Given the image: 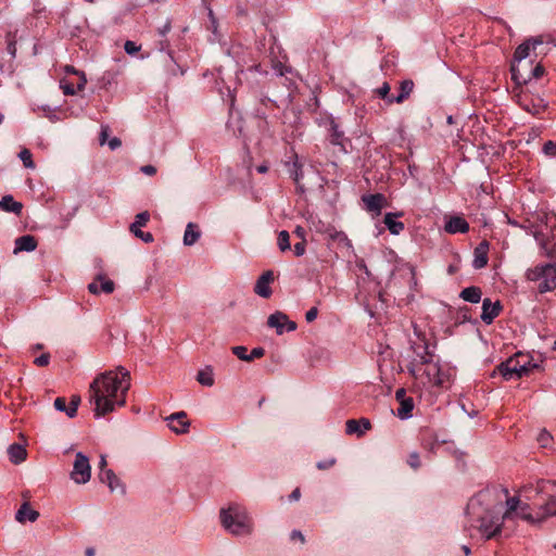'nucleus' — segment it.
<instances>
[{
	"instance_id": "nucleus-19",
	"label": "nucleus",
	"mask_w": 556,
	"mask_h": 556,
	"mask_svg": "<svg viewBox=\"0 0 556 556\" xmlns=\"http://www.w3.org/2000/svg\"><path fill=\"white\" fill-rule=\"evenodd\" d=\"M444 230L448 233H466L469 231V224L464 217L453 216L446 222Z\"/></svg>"
},
{
	"instance_id": "nucleus-15",
	"label": "nucleus",
	"mask_w": 556,
	"mask_h": 556,
	"mask_svg": "<svg viewBox=\"0 0 556 556\" xmlns=\"http://www.w3.org/2000/svg\"><path fill=\"white\" fill-rule=\"evenodd\" d=\"M274 281L273 270L264 271L256 280L254 286V292L264 299H268L273 294L270 283Z\"/></svg>"
},
{
	"instance_id": "nucleus-51",
	"label": "nucleus",
	"mask_w": 556,
	"mask_h": 556,
	"mask_svg": "<svg viewBox=\"0 0 556 556\" xmlns=\"http://www.w3.org/2000/svg\"><path fill=\"white\" fill-rule=\"evenodd\" d=\"M50 363V354L43 353L34 359V364L38 367H46Z\"/></svg>"
},
{
	"instance_id": "nucleus-33",
	"label": "nucleus",
	"mask_w": 556,
	"mask_h": 556,
	"mask_svg": "<svg viewBox=\"0 0 556 556\" xmlns=\"http://www.w3.org/2000/svg\"><path fill=\"white\" fill-rule=\"evenodd\" d=\"M23 205L21 202L14 201L12 195H4L0 201V210L4 212H12L17 215L21 214Z\"/></svg>"
},
{
	"instance_id": "nucleus-41",
	"label": "nucleus",
	"mask_w": 556,
	"mask_h": 556,
	"mask_svg": "<svg viewBox=\"0 0 556 556\" xmlns=\"http://www.w3.org/2000/svg\"><path fill=\"white\" fill-rule=\"evenodd\" d=\"M277 244L281 252L289 251L291 249L290 235L287 230H281L278 233Z\"/></svg>"
},
{
	"instance_id": "nucleus-24",
	"label": "nucleus",
	"mask_w": 556,
	"mask_h": 556,
	"mask_svg": "<svg viewBox=\"0 0 556 556\" xmlns=\"http://www.w3.org/2000/svg\"><path fill=\"white\" fill-rule=\"evenodd\" d=\"M386 198L381 193L368 194L363 197V202L369 212L380 214Z\"/></svg>"
},
{
	"instance_id": "nucleus-17",
	"label": "nucleus",
	"mask_w": 556,
	"mask_h": 556,
	"mask_svg": "<svg viewBox=\"0 0 556 556\" xmlns=\"http://www.w3.org/2000/svg\"><path fill=\"white\" fill-rule=\"evenodd\" d=\"M102 483H106L111 492L118 491L121 494L126 493V486L112 469L104 470L99 473Z\"/></svg>"
},
{
	"instance_id": "nucleus-57",
	"label": "nucleus",
	"mask_w": 556,
	"mask_h": 556,
	"mask_svg": "<svg viewBox=\"0 0 556 556\" xmlns=\"http://www.w3.org/2000/svg\"><path fill=\"white\" fill-rule=\"evenodd\" d=\"M317 315H318V309H317V307L314 306L306 312L305 319L307 323H312L317 318Z\"/></svg>"
},
{
	"instance_id": "nucleus-43",
	"label": "nucleus",
	"mask_w": 556,
	"mask_h": 556,
	"mask_svg": "<svg viewBox=\"0 0 556 556\" xmlns=\"http://www.w3.org/2000/svg\"><path fill=\"white\" fill-rule=\"evenodd\" d=\"M293 167H294V170L292 173L293 180L296 184L298 188L303 192L304 189H303V186L301 185V179L303 178L302 166L295 162Z\"/></svg>"
},
{
	"instance_id": "nucleus-18",
	"label": "nucleus",
	"mask_w": 556,
	"mask_h": 556,
	"mask_svg": "<svg viewBox=\"0 0 556 556\" xmlns=\"http://www.w3.org/2000/svg\"><path fill=\"white\" fill-rule=\"evenodd\" d=\"M489 247V242L483 240L475 248L472 266L476 269H481L488 265Z\"/></svg>"
},
{
	"instance_id": "nucleus-55",
	"label": "nucleus",
	"mask_w": 556,
	"mask_h": 556,
	"mask_svg": "<svg viewBox=\"0 0 556 556\" xmlns=\"http://www.w3.org/2000/svg\"><path fill=\"white\" fill-rule=\"evenodd\" d=\"M545 70L544 67L541 65V64H536L532 71H531V75L530 76H526L528 78V80L531 78V77H534V78H541L544 74Z\"/></svg>"
},
{
	"instance_id": "nucleus-61",
	"label": "nucleus",
	"mask_w": 556,
	"mask_h": 556,
	"mask_svg": "<svg viewBox=\"0 0 556 556\" xmlns=\"http://www.w3.org/2000/svg\"><path fill=\"white\" fill-rule=\"evenodd\" d=\"M170 28H172L170 21L167 20L166 23L157 29V33L160 36L164 37L170 31Z\"/></svg>"
},
{
	"instance_id": "nucleus-45",
	"label": "nucleus",
	"mask_w": 556,
	"mask_h": 556,
	"mask_svg": "<svg viewBox=\"0 0 556 556\" xmlns=\"http://www.w3.org/2000/svg\"><path fill=\"white\" fill-rule=\"evenodd\" d=\"M7 42H8V52L11 54V56H15L16 53V40L15 35H12L11 33L7 36Z\"/></svg>"
},
{
	"instance_id": "nucleus-30",
	"label": "nucleus",
	"mask_w": 556,
	"mask_h": 556,
	"mask_svg": "<svg viewBox=\"0 0 556 556\" xmlns=\"http://www.w3.org/2000/svg\"><path fill=\"white\" fill-rule=\"evenodd\" d=\"M9 458L13 464H21L27 457L26 448L17 443H13L8 448Z\"/></svg>"
},
{
	"instance_id": "nucleus-34",
	"label": "nucleus",
	"mask_w": 556,
	"mask_h": 556,
	"mask_svg": "<svg viewBox=\"0 0 556 556\" xmlns=\"http://www.w3.org/2000/svg\"><path fill=\"white\" fill-rule=\"evenodd\" d=\"M201 236L200 230L198 229V225L193 223H189L186 227L185 235H184V243L185 245H192L194 244Z\"/></svg>"
},
{
	"instance_id": "nucleus-28",
	"label": "nucleus",
	"mask_w": 556,
	"mask_h": 556,
	"mask_svg": "<svg viewBox=\"0 0 556 556\" xmlns=\"http://www.w3.org/2000/svg\"><path fill=\"white\" fill-rule=\"evenodd\" d=\"M285 321H288V316L282 312H275L269 315L267 325L270 328H275L277 334H282L285 332Z\"/></svg>"
},
{
	"instance_id": "nucleus-32",
	"label": "nucleus",
	"mask_w": 556,
	"mask_h": 556,
	"mask_svg": "<svg viewBox=\"0 0 556 556\" xmlns=\"http://www.w3.org/2000/svg\"><path fill=\"white\" fill-rule=\"evenodd\" d=\"M460 299L469 303H479L482 298V291L479 287L471 286L463 289L459 293Z\"/></svg>"
},
{
	"instance_id": "nucleus-13",
	"label": "nucleus",
	"mask_w": 556,
	"mask_h": 556,
	"mask_svg": "<svg viewBox=\"0 0 556 556\" xmlns=\"http://www.w3.org/2000/svg\"><path fill=\"white\" fill-rule=\"evenodd\" d=\"M114 289V281L106 278L103 274L97 275L94 280L88 285V291L96 295L100 294L101 292L111 294L113 293Z\"/></svg>"
},
{
	"instance_id": "nucleus-48",
	"label": "nucleus",
	"mask_w": 556,
	"mask_h": 556,
	"mask_svg": "<svg viewBox=\"0 0 556 556\" xmlns=\"http://www.w3.org/2000/svg\"><path fill=\"white\" fill-rule=\"evenodd\" d=\"M543 152L546 155L555 156L556 155V141L548 140L543 144Z\"/></svg>"
},
{
	"instance_id": "nucleus-62",
	"label": "nucleus",
	"mask_w": 556,
	"mask_h": 556,
	"mask_svg": "<svg viewBox=\"0 0 556 556\" xmlns=\"http://www.w3.org/2000/svg\"><path fill=\"white\" fill-rule=\"evenodd\" d=\"M433 376H434L433 382L437 386H441L443 383V380L440 377V369H439V367L437 365L433 366Z\"/></svg>"
},
{
	"instance_id": "nucleus-11",
	"label": "nucleus",
	"mask_w": 556,
	"mask_h": 556,
	"mask_svg": "<svg viewBox=\"0 0 556 556\" xmlns=\"http://www.w3.org/2000/svg\"><path fill=\"white\" fill-rule=\"evenodd\" d=\"M149 220L150 213L144 211L136 215L135 222L129 227L130 232H132L135 237L141 239L146 243L153 242L154 240L151 232H144L140 229V226H146Z\"/></svg>"
},
{
	"instance_id": "nucleus-59",
	"label": "nucleus",
	"mask_w": 556,
	"mask_h": 556,
	"mask_svg": "<svg viewBox=\"0 0 556 556\" xmlns=\"http://www.w3.org/2000/svg\"><path fill=\"white\" fill-rule=\"evenodd\" d=\"M290 540H291V541H295V540H298V541H300L302 544H304V543H305V541H306V540H305L304 534H303L300 530H293V531L291 532V534H290Z\"/></svg>"
},
{
	"instance_id": "nucleus-54",
	"label": "nucleus",
	"mask_w": 556,
	"mask_h": 556,
	"mask_svg": "<svg viewBox=\"0 0 556 556\" xmlns=\"http://www.w3.org/2000/svg\"><path fill=\"white\" fill-rule=\"evenodd\" d=\"M61 88L66 96H73L78 91L77 87H74L71 83H61Z\"/></svg>"
},
{
	"instance_id": "nucleus-22",
	"label": "nucleus",
	"mask_w": 556,
	"mask_h": 556,
	"mask_svg": "<svg viewBox=\"0 0 556 556\" xmlns=\"http://www.w3.org/2000/svg\"><path fill=\"white\" fill-rule=\"evenodd\" d=\"M536 230L542 229L543 231L551 232L552 230H556V214L539 212L536 214Z\"/></svg>"
},
{
	"instance_id": "nucleus-47",
	"label": "nucleus",
	"mask_w": 556,
	"mask_h": 556,
	"mask_svg": "<svg viewBox=\"0 0 556 556\" xmlns=\"http://www.w3.org/2000/svg\"><path fill=\"white\" fill-rule=\"evenodd\" d=\"M407 464L413 468V469H418L420 467V459H419V454L417 452H412L409 455H408V459H407Z\"/></svg>"
},
{
	"instance_id": "nucleus-4",
	"label": "nucleus",
	"mask_w": 556,
	"mask_h": 556,
	"mask_svg": "<svg viewBox=\"0 0 556 556\" xmlns=\"http://www.w3.org/2000/svg\"><path fill=\"white\" fill-rule=\"evenodd\" d=\"M222 526L233 535H248L253 530V522L241 505L233 503L219 513Z\"/></svg>"
},
{
	"instance_id": "nucleus-49",
	"label": "nucleus",
	"mask_w": 556,
	"mask_h": 556,
	"mask_svg": "<svg viewBox=\"0 0 556 556\" xmlns=\"http://www.w3.org/2000/svg\"><path fill=\"white\" fill-rule=\"evenodd\" d=\"M140 46H138L135 41L127 40L124 45V50L127 54L134 55L140 50Z\"/></svg>"
},
{
	"instance_id": "nucleus-23",
	"label": "nucleus",
	"mask_w": 556,
	"mask_h": 556,
	"mask_svg": "<svg viewBox=\"0 0 556 556\" xmlns=\"http://www.w3.org/2000/svg\"><path fill=\"white\" fill-rule=\"evenodd\" d=\"M555 266L556 264L552 263L536 265L526 271V278L529 281H539L544 278L547 275V271L552 270Z\"/></svg>"
},
{
	"instance_id": "nucleus-44",
	"label": "nucleus",
	"mask_w": 556,
	"mask_h": 556,
	"mask_svg": "<svg viewBox=\"0 0 556 556\" xmlns=\"http://www.w3.org/2000/svg\"><path fill=\"white\" fill-rule=\"evenodd\" d=\"M231 352L241 361L249 362V353L247 346L236 345L231 348Z\"/></svg>"
},
{
	"instance_id": "nucleus-1",
	"label": "nucleus",
	"mask_w": 556,
	"mask_h": 556,
	"mask_svg": "<svg viewBox=\"0 0 556 556\" xmlns=\"http://www.w3.org/2000/svg\"><path fill=\"white\" fill-rule=\"evenodd\" d=\"M508 490L488 486L475 494L468 502L466 514L470 526L477 528L485 540L496 539L502 533L504 519L501 516L503 497Z\"/></svg>"
},
{
	"instance_id": "nucleus-40",
	"label": "nucleus",
	"mask_w": 556,
	"mask_h": 556,
	"mask_svg": "<svg viewBox=\"0 0 556 556\" xmlns=\"http://www.w3.org/2000/svg\"><path fill=\"white\" fill-rule=\"evenodd\" d=\"M346 434H356L358 438L364 435V430L361 428V421L358 419H349L345 422Z\"/></svg>"
},
{
	"instance_id": "nucleus-2",
	"label": "nucleus",
	"mask_w": 556,
	"mask_h": 556,
	"mask_svg": "<svg viewBox=\"0 0 556 556\" xmlns=\"http://www.w3.org/2000/svg\"><path fill=\"white\" fill-rule=\"evenodd\" d=\"M130 388V372L123 366L99 374L89 386V400L94 404L96 417L112 413L126 404Z\"/></svg>"
},
{
	"instance_id": "nucleus-27",
	"label": "nucleus",
	"mask_w": 556,
	"mask_h": 556,
	"mask_svg": "<svg viewBox=\"0 0 556 556\" xmlns=\"http://www.w3.org/2000/svg\"><path fill=\"white\" fill-rule=\"evenodd\" d=\"M533 506L528 503V502H523L520 507L518 508V510L516 511V514L523 520L528 521V522H531V523H534V522H541L543 519H540L541 518V510L538 509L535 516L531 513Z\"/></svg>"
},
{
	"instance_id": "nucleus-36",
	"label": "nucleus",
	"mask_w": 556,
	"mask_h": 556,
	"mask_svg": "<svg viewBox=\"0 0 556 556\" xmlns=\"http://www.w3.org/2000/svg\"><path fill=\"white\" fill-rule=\"evenodd\" d=\"M197 381L205 387H212L214 384L213 369L211 366H206L204 369L198 371Z\"/></svg>"
},
{
	"instance_id": "nucleus-26",
	"label": "nucleus",
	"mask_w": 556,
	"mask_h": 556,
	"mask_svg": "<svg viewBox=\"0 0 556 556\" xmlns=\"http://www.w3.org/2000/svg\"><path fill=\"white\" fill-rule=\"evenodd\" d=\"M420 445L428 452L435 454L439 442L434 432L429 429L421 430Z\"/></svg>"
},
{
	"instance_id": "nucleus-12",
	"label": "nucleus",
	"mask_w": 556,
	"mask_h": 556,
	"mask_svg": "<svg viewBox=\"0 0 556 556\" xmlns=\"http://www.w3.org/2000/svg\"><path fill=\"white\" fill-rule=\"evenodd\" d=\"M165 420L169 429L177 434H184L189 431L190 421L187 418V414L182 410L172 414Z\"/></svg>"
},
{
	"instance_id": "nucleus-53",
	"label": "nucleus",
	"mask_w": 556,
	"mask_h": 556,
	"mask_svg": "<svg viewBox=\"0 0 556 556\" xmlns=\"http://www.w3.org/2000/svg\"><path fill=\"white\" fill-rule=\"evenodd\" d=\"M265 355V349L262 348V346H258V348H254L250 353H249V362H252L254 361L255 358H261Z\"/></svg>"
},
{
	"instance_id": "nucleus-7",
	"label": "nucleus",
	"mask_w": 556,
	"mask_h": 556,
	"mask_svg": "<svg viewBox=\"0 0 556 556\" xmlns=\"http://www.w3.org/2000/svg\"><path fill=\"white\" fill-rule=\"evenodd\" d=\"M319 125L326 127L327 139L330 144L338 147L341 153L346 154L349 152V147L351 146V140L345 136L338 121L333 116L329 115L321 118Z\"/></svg>"
},
{
	"instance_id": "nucleus-63",
	"label": "nucleus",
	"mask_w": 556,
	"mask_h": 556,
	"mask_svg": "<svg viewBox=\"0 0 556 556\" xmlns=\"http://www.w3.org/2000/svg\"><path fill=\"white\" fill-rule=\"evenodd\" d=\"M108 143H109V147L111 150H116L117 148H119L122 146V141L117 137H113L111 140H109Z\"/></svg>"
},
{
	"instance_id": "nucleus-20",
	"label": "nucleus",
	"mask_w": 556,
	"mask_h": 556,
	"mask_svg": "<svg viewBox=\"0 0 556 556\" xmlns=\"http://www.w3.org/2000/svg\"><path fill=\"white\" fill-rule=\"evenodd\" d=\"M39 518V511L30 507L29 502H24L15 514V520L20 523L35 522Z\"/></svg>"
},
{
	"instance_id": "nucleus-52",
	"label": "nucleus",
	"mask_w": 556,
	"mask_h": 556,
	"mask_svg": "<svg viewBox=\"0 0 556 556\" xmlns=\"http://www.w3.org/2000/svg\"><path fill=\"white\" fill-rule=\"evenodd\" d=\"M538 441L542 447H546L549 444V442L552 441V435L546 430H543L539 434Z\"/></svg>"
},
{
	"instance_id": "nucleus-9",
	"label": "nucleus",
	"mask_w": 556,
	"mask_h": 556,
	"mask_svg": "<svg viewBox=\"0 0 556 556\" xmlns=\"http://www.w3.org/2000/svg\"><path fill=\"white\" fill-rule=\"evenodd\" d=\"M91 477L89 458L81 452L76 453L71 478L78 484L87 483Z\"/></svg>"
},
{
	"instance_id": "nucleus-42",
	"label": "nucleus",
	"mask_w": 556,
	"mask_h": 556,
	"mask_svg": "<svg viewBox=\"0 0 556 556\" xmlns=\"http://www.w3.org/2000/svg\"><path fill=\"white\" fill-rule=\"evenodd\" d=\"M18 157L23 162L26 168H35L31 152L28 149H22L18 153Z\"/></svg>"
},
{
	"instance_id": "nucleus-31",
	"label": "nucleus",
	"mask_w": 556,
	"mask_h": 556,
	"mask_svg": "<svg viewBox=\"0 0 556 556\" xmlns=\"http://www.w3.org/2000/svg\"><path fill=\"white\" fill-rule=\"evenodd\" d=\"M397 216H402V213H387L384 215L383 223L392 235H399L404 230V224L394 219Z\"/></svg>"
},
{
	"instance_id": "nucleus-64",
	"label": "nucleus",
	"mask_w": 556,
	"mask_h": 556,
	"mask_svg": "<svg viewBox=\"0 0 556 556\" xmlns=\"http://www.w3.org/2000/svg\"><path fill=\"white\" fill-rule=\"evenodd\" d=\"M141 172L149 176H152L156 173V168L153 165H144L141 167Z\"/></svg>"
},
{
	"instance_id": "nucleus-50",
	"label": "nucleus",
	"mask_w": 556,
	"mask_h": 556,
	"mask_svg": "<svg viewBox=\"0 0 556 556\" xmlns=\"http://www.w3.org/2000/svg\"><path fill=\"white\" fill-rule=\"evenodd\" d=\"M336 463H337V459L334 457H332V458H328V459L318 462L316 464V467L319 470H327V469H330L331 467H333L336 465Z\"/></svg>"
},
{
	"instance_id": "nucleus-10",
	"label": "nucleus",
	"mask_w": 556,
	"mask_h": 556,
	"mask_svg": "<svg viewBox=\"0 0 556 556\" xmlns=\"http://www.w3.org/2000/svg\"><path fill=\"white\" fill-rule=\"evenodd\" d=\"M534 238L539 242L546 257L556 260V229L543 231L542 229L534 231Z\"/></svg>"
},
{
	"instance_id": "nucleus-60",
	"label": "nucleus",
	"mask_w": 556,
	"mask_h": 556,
	"mask_svg": "<svg viewBox=\"0 0 556 556\" xmlns=\"http://www.w3.org/2000/svg\"><path fill=\"white\" fill-rule=\"evenodd\" d=\"M528 41H530V46L532 47L533 51H536L538 47L544 43L542 36L533 37Z\"/></svg>"
},
{
	"instance_id": "nucleus-3",
	"label": "nucleus",
	"mask_w": 556,
	"mask_h": 556,
	"mask_svg": "<svg viewBox=\"0 0 556 556\" xmlns=\"http://www.w3.org/2000/svg\"><path fill=\"white\" fill-rule=\"evenodd\" d=\"M523 502L530 503L533 508L541 510V518L556 516V481L540 480L535 485H525L520 490Z\"/></svg>"
},
{
	"instance_id": "nucleus-46",
	"label": "nucleus",
	"mask_w": 556,
	"mask_h": 556,
	"mask_svg": "<svg viewBox=\"0 0 556 556\" xmlns=\"http://www.w3.org/2000/svg\"><path fill=\"white\" fill-rule=\"evenodd\" d=\"M390 90H391V87H390L389 83L384 81L381 87L376 89V92L380 98L388 101V99L391 98V96H389Z\"/></svg>"
},
{
	"instance_id": "nucleus-8",
	"label": "nucleus",
	"mask_w": 556,
	"mask_h": 556,
	"mask_svg": "<svg viewBox=\"0 0 556 556\" xmlns=\"http://www.w3.org/2000/svg\"><path fill=\"white\" fill-rule=\"evenodd\" d=\"M530 41L526 40L517 47L514 53V62L510 66V73L511 79L518 85L528 83V78L519 68V63L530 55Z\"/></svg>"
},
{
	"instance_id": "nucleus-38",
	"label": "nucleus",
	"mask_w": 556,
	"mask_h": 556,
	"mask_svg": "<svg viewBox=\"0 0 556 556\" xmlns=\"http://www.w3.org/2000/svg\"><path fill=\"white\" fill-rule=\"evenodd\" d=\"M414 409V400L412 397H407V400H403L400 402V407L397 408V416L401 419H407L412 417V412Z\"/></svg>"
},
{
	"instance_id": "nucleus-16",
	"label": "nucleus",
	"mask_w": 556,
	"mask_h": 556,
	"mask_svg": "<svg viewBox=\"0 0 556 556\" xmlns=\"http://www.w3.org/2000/svg\"><path fill=\"white\" fill-rule=\"evenodd\" d=\"M79 404L80 396L76 394L71 396L70 405H66L65 397L60 396L54 400V408L59 412H64L70 418L76 416Z\"/></svg>"
},
{
	"instance_id": "nucleus-5",
	"label": "nucleus",
	"mask_w": 556,
	"mask_h": 556,
	"mask_svg": "<svg viewBox=\"0 0 556 556\" xmlns=\"http://www.w3.org/2000/svg\"><path fill=\"white\" fill-rule=\"evenodd\" d=\"M415 334L416 339L409 341V351L413 355H408L410 361L406 366L407 371L413 377H417L418 366L431 364L433 358V353L429 350V343L426 336L420 331H417L416 327Z\"/></svg>"
},
{
	"instance_id": "nucleus-37",
	"label": "nucleus",
	"mask_w": 556,
	"mask_h": 556,
	"mask_svg": "<svg viewBox=\"0 0 556 556\" xmlns=\"http://www.w3.org/2000/svg\"><path fill=\"white\" fill-rule=\"evenodd\" d=\"M525 101L526 99L521 102L522 109L533 115L540 114L547 108V104L543 99H538L536 102L531 101V103H525Z\"/></svg>"
},
{
	"instance_id": "nucleus-14",
	"label": "nucleus",
	"mask_w": 556,
	"mask_h": 556,
	"mask_svg": "<svg viewBox=\"0 0 556 556\" xmlns=\"http://www.w3.org/2000/svg\"><path fill=\"white\" fill-rule=\"evenodd\" d=\"M503 306L500 301L492 302L491 299L485 298L482 301L481 320L490 325L501 314Z\"/></svg>"
},
{
	"instance_id": "nucleus-58",
	"label": "nucleus",
	"mask_w": 556,
	"mask_h": 556,
	"mask_svg": "<svg viewBox=\"0 0 556 556\" xmlns=\"http://www.w3.org/2000/svg\"><path fill=\"white\" fill-rule=\"evenodd\" d=\"M293 235L296 236L300 239V241H306V230L304 227L296 226L293 231Z\"/></svg>"
},
{
	"instance_id": "nucleus-6",
	"label": "nucleus",
	"mask_w": 556,
	"mask_h": 556,
	"mask_svg": "<svg viewBox=\"0 0 556 556\" xmlns=\"http://www.w3.org/2000/svg\"><path fill=\"white\" fill-rule=\"evenodd\" d=\"M520 357L523 358L526 356L521 352H518L514 356L500 363L490 374V377L494 378L496 375H501L505 380H511L513 378L520 379L529 375V367L520 362Z\"/></svg>"
},
{
	"instance_id": "nucleus-29",
	"label": "nucleus",
	"mask_w": 556,
	"mask_h": 556,
	"mask_svg": "<svg viewBox=\"0 0 556 556\" xmlns=\"http://www.w3.org/2000/svg\"><path fill=\"white\" fill-rule=\"evenodd\" d=\"M556 289V266L547 271V275L541 279L539 283L538 291L540 293H546Z\"/></svg>"
},
{
	"instance_id": "nucleus-21",
	"label": "nucleus",
	"mask_w": 556,
	"mask_h": 556,
	"mask_svg": "<svg viewBox=\"0 0 556 556\" xmlns=\"http://www.w3.org/2000/svg\"><path fill=\"white\" fill-rule=\"evenodd\" d=\"M415 87V84L412 79H404L400 83L399 86V94L397 96H391V98L388 99V103H403L405 100H407L413 92Z\"/></svg>"
},
{
	"instance_id": "nucleus-25",
	"label": "nucleus",
	"mask_w": 556,
	"mask_h": 556,
	"mask_svg": "<svg viewBox=\"0 0 556 556\" xmlns=\"http://www.w3.org/2000/svg\"><path fill=\"white\" fill-rule=\"evenodd\" d=\"M37 248V239L31 235L21 236L15 240L14 253L22 251L31 252Z\"/></svg>"
},
{
	"instance_id": "nucleus-56",
	"label": "nucleus",
	"mask_w": 556,
	"mask_h": 556,
	"mask_svg": "<svg viewBox=\"0 0 556 556\" xmlns=\"http://www.w3.org/2000/svg\"><path fill=\"white\" fill-rule=\"evenodd\" d=\"M293 251H294L295 256L304 255V253L306 251V241H300V242L295 243Z\"/></svg>"
},
{
	"instance_id": "nucleus-35",
	"label": "nucleus",
	"mask_w": 556,
	"mask_h": 556,
	"mask_svg": "<svg viewBox=\"0 0 556 556\" xmlns=\"http://www.w3.org/2000/svg\"><path fill=\"white\" fill-rule=\"evenodd\" d=\"M328 237L331 241L337 242L339 245L344 248H351V241L343 231L336 230L334 228L328 229Z\"/></svg>"
},
{
	"instance_id": "nucleus-39",
	"label": "nucleus",
	"mask_w": 556,
	"mask_h": 556,
	"mask_svg": "<svg viewBox=\"0 0 556 556\" xmlns=\"http://www.w3.org/2000/svg\"><path fill=\"white\" fill-rule=\"evenodd\" d=\"M522 503H523V501H521L517 496L507 497V500H506L507 509L504 514L501 513L502 518L504 520L510 518L511 514L516 513Z\"/></svg>"
}]
</instances>
